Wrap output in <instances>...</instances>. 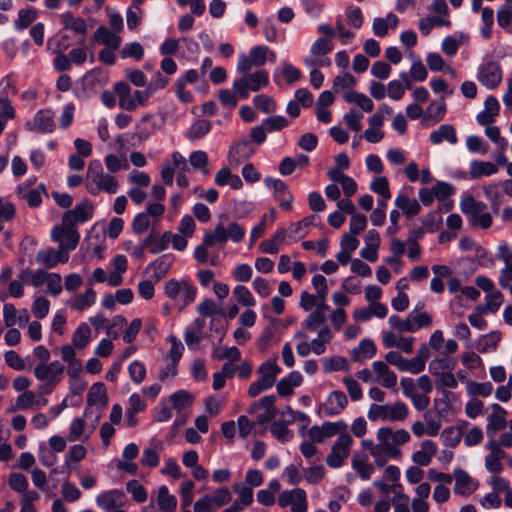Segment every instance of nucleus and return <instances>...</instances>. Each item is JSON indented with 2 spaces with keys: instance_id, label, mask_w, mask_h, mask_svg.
Masks as SVG:
<instances>
[{
  "instance_id": "nucleus-1",
  "label": "nucleus",
  "mask_w": 512,
  "mask_h": 512,
  "mask_svg": "<svg viewBox=\"0 0 512 512\" xmlns=\"http://www.w3.org/2000/svg\"><path fill=\"white\" fill-rule=\"evenodd\" d=\"M462 213L468 218L470 225L474 228L488 229L493 220L489 212L486 211L487 205L484 202L477 201L470 194H467L460 203Z\"/></svg>"
},
{
  "instance_id": "nucleus-2",
  "label": "nucleus",
  "mask_w": 512,
  "mask_h": 512,
  "mask_svg": "<svg viewBox=\"0 0 512 512\" xmlns=\"http://www.w3.org/2000/svg\"><path fill=\"white\" fill-rule=\"evenodd\" d=\"M269 85V75L265 70H258L255 73L246 74L235 79L233 89L241 99H247L249 91L257 92Z\"/></svg>"
},
{
  "instance_id": "nucleus-3",
  "label": "nucleus",
  "mask_w": 512,
  "mask_h": 512,
  "mask_svg": "<svg viewBox=\"0 0 512 512\" xmlns=\"http://www.w3.org/2000/svg\"><path fill=\"white\" fill-rule=\"evenodd\" d=\"M87 181L104 192H115L118 188L115 177L104 173L99 161H93L89 164L87 169Z\"/></svg>"
},
{
  "instance_id": "nucleus-4",
  "label": "nucleus",
  "mask_w": 512,
  "mask_h": 512,
  "mask_svg": "<svg viewBox=\"0 0 512 512\" xmlns=\"http://www.w3.org/2000/svg\"><path fill=\"white\" fill-rule=\"evenodd\" d=\"M353 444V438L348 433H342L338 436L332 446L331 452L326 457V463L331 468H340L344 460L348 457L350 448Z\"/></svg>"
},
{
  "instance_id": "nucleus-5",
  "label": "nucleus",
  "mask_w": 512,
  "mask_h": 512,
  "mask_svg": "<svg viewBox=\"0 0 512 512\" xmlns=\"http://www.w3.org/2000/svg\"><path fill=\"white\" fill-rule=\"evenodd\" d=\"M501 65L494 60L487 62L478 69V81L488 89H496L502 81Z\"/></svg>"
},
{
  "instance_id": "nucleus-6",
  "label": "nucleus",
  "mask_w": 512,
  "mask_h": 512,
  "mask_svg": "<svg viewBox=\"0 0 512 512\" xmlns=\"http://www.w3.org/2000/svg\"><path fill=\"white\" fill-rule=\"evenodd\" d=\"M65 367L59 361H53L49 364H39L34 369V375L39 381L59 383L64 373Z\"/></svg>"
},
{
  "instance_id": "nucleus-7",
  "label": "nucleus",
  "mask_w": 512,
  "mask_h": 512,
  "mask_svg": "<svg viewBox=\"0 0 512 512\" xmlns=\"http://www.w3.org/2000/svg\"><path fill=\"white\" fill-rule=\"evenodd\" d=\"M127 502L125 493L118 489L105 491L96 498L97 505L107 512L123 507Z\"/></svg>"
},
{
  "instance_id": "nucleus-8",
  "label": "nucleus",
  "mask_w": 512,
  "mask_h": 512,
  "mask_svg": "<svg viewBox=\"0 0 512 512\" xmlns=\"http://www.w3.org/2000/svg\"><path fill=\"white\" fill-rule=\"evenodd\" d=\"M94 207L91 202L85 200L78 204L72 210H68L63 214V225L75 226L77 222H85L93 215Z\"/></svg>"
},
{
  "instance_id": "nucleus-9",
  "label": "nucleus",
  "mask_w": 512,
  "mask_h": 512,
  "mask_svg": "<svg viewBox=\"0 0 512 512\" xmlns=\"http://www.w3.org/2000/svg\"><path fill=\"white\" fill-rule=\"evenodd\" d=\"M51 237L55 242L61 245V242H65L67 250H74L80 240V235L75 229V226H55L51 232Z\"/></svg>"
},
{
  "instance_id": "nucleus-10",
  "label": "nucleus",
  "mask_w": 512,
  "mask_h": 512,
  "mask_svg": "<svg viewBox=\"0 0 512 512\" xmlns=\"http://www.w3.org/2000/svg\"><path fill=\"white\" fill-rule=\"evenodd\" d=\"M455 486L454 493L456 495H471L479 486V482L473 479L465 470L461 468L454 469Z\"/></svg>"
},
{
  "instance_id": "nucleus-11",
  "label": "nucleus",
  "mask_w": 512,
  "mask_h": 512,
  "mask_svg": "<svg viewBox=\"0 0 512 512\" xmlns=\"http://www.w3.org/2000/svg\"><path fill=\"white\" fill-rule=\"evenodd\" d=\"M255 150L252 142L243 138L230 148L228 153L229 162L231 164H239L241 161L251 157L255 153Z\"/></svg>"
},
{
  "instance_id": "nucleus-12",
  "label": "nucleus",
  "mask_w": 512,
  "mask_h": 512,
  "mask_svg": "<svg viewBox=\"0 0 512 512\" xmlns=\"http://www.w3.org/2000/svg\"><path fill=\"white\" fill-rule=\"evenodd\" d=\"M348 400L344 392L335 390L330 393L325 403H322V411L327 416H335L347 406Z\"/></svg>"
},
{
  "instance_id": "nucleus-13",
  "label": "nucleus",
  "mask_w": 512,
  "mask_h": 512,
  "mask_svg": "<svg viewBox=\"0 0 512 512\" xmlns=\"http://www.w3.org/2000/svg\"><path fill=\"white\" fill-rule=\"evenodd\" d=\"M295 337L298 339H302V341L297 345V353L302 357H306L310 354V352H315L316 354H320V332L316 338L310 337V335L306 331H299L295 334Z\"/></svg>"
},
{
  "instance_id": "nucleus-14",
  "label": "nucleus",
  "mask_w": 512,
  "mask_h": 512,
  "mask_svg": "<svg viewBox=\"0 0 512 512\" xmlns=\"http://www.w3.org/2000/svg\"><path fill=\"white\" fill-rule=\"evenodd\" d=\"M305 64L311 67L310 76L313 87L320 88V38L316 39L311 48V55L305 59Z\"/></svg>"
},
{
  "instance_id": "nucleus-15",
  "label": "nucleus",
  "mask_w": 512,
  "mask_h": 512,
  "mask_svg": "<svg viewBox=\"0 0 512 512\" xmlns=\"http://www.w3.org/2000/svg\"><path fill=\"white\" fill-rule=\"evenodd\" d=\"M446 110L447 107L443 97L441 98V101L439 103H437L436 101H432L427 107L426 112L421 120V123L424 126H429V122H431V125L440 122L441 120L444 119Z\"/></svg>"
},
{
  "instance_id": "nucleus-16",
  "label": "nucleus",
  "mask_w": 512,
  "mask_h": 512,
  "mask_svg": "<svg viewBox=\"0 0 512 512\" xmlns=\"http://www.w3.org/2000/svg\"><path fill=\"white\" fill-rule=\"evenodd\" d=\"M368 455L363 452H354L351 465L352 468L357 472L360 479L363 481H367L371 478V475L374 472V467L372 464L367 463Z\"/></svg>"
},
{
  "instance_id": "nucleus-17",
  "label": "nucleus",
  "mask_w": 512,
  "mask_h": 512,
  "mask_svg": "<svg viewBox=\"0 0 512 512\" xmlns=\"http://www.w3.org/2000/svg\"><path fill=\"white\" fill-rule=\"evenodd\" d=\"M429 139L432 144L438 145L443 141L455 145L458 142L456 130L451 124H442L437 130L431 132Z\"/></svg>"
},
{
  "instance_id": "nucleus-18",
  "label": "nucleus",
  "mask_w": 512,
  "mask_h": 512,
  "mask_svg": "<svg viewBox=\"0 0 512 512\" xmlns=\"http://www.w3.org/2000/svg\"><path fill=\"white\" fill-rule=\"evenodd\" d=\"M437 453V445L432 440H424L421 443V450L413 453L412 460L419 466H428L432 457Z\"/></svg>"
},
{
  "instance_id": "nucleus-19",
  "label": "nucleus",
  "mask_w": 512,
  "mask_h": 512,
  "mask_svg": "<svg viewBox=\"0 0 512 512\" xmlns=\"http://www.w3.org/2000/svg\"><path fill=\"white\" fill-rule=\"evenodd\" d=\"M34 128L40 133H51L55 129L54 114L51 110H39L33 119Z\"/></svg>"
},
{
  "instance_id": "nucleus-20",
  "label": "nucleus",
  "mask_w": 512,
  "mask_h": 512,
  "mask_svg": "<svg viewBox=\"0 0 512 512\" xmlns=\"http://www.w3.org/2000/svg\"><path fill=\"white\" fill-rule=\"evenodd\" d=\"M467 424L466 421H462V424L457 427H446L441 433L444 446L455 448L460 443Z\"/></svg>"
},
{
  "instance_id": "nucleus-21",
  "label": "nucleus",
  "mask_w": 512,
  "mask_h": 512,
  "mask_svg": "<svg viewBox=\"0 0 512 512\" xmlns=\"http://www.w3.org/2000/svg\"><path fill=\"white\" fill-rule=\"evenodd\" d=\"M377 352L376 345L373 340L364 338L360 341L358 347L352 349L351 358L354 362H362L364 358H372Z\"/></svg>"
},
{
  "instance_id": "nucleus-22",
  "label": "nucleus",
  "mask_w": 512,
  "mask_h": 512,
  "mask_svg": "<svg viewBox=\"0 0 512 512\" xmlns=\"http://www.w3.org/2000/svg\"><path fill=\"white\" fill-rule=\"evenodd\" d=\"M395 206L407 217L411 218L419 214L421 206L416 199H410L408 194H398Z\"/></svg>"
},
{
  "instance_id": "nucleus-23",
  "label": "nucleus",
  "mask_w": 512,
  "mask_h": 512,
  "mask_svg": "<svg viewBox=\"0 0 512 512\" xmlns=\"http://www.w3.org/2000/svg\"><path fill=\"white\" fill-rule=\"evenodd\" d=\"M215 183L222 186H229L233 190L242 188V180L238 175L232 174L228 167L221 168L215 175Z\"/></svg>"
},
{
  "instance_id": "nucleus-24",
  "label": "nucleus",
  "mask_w": 512,
  "mask_h": 512,
  "mask_svg": "<svg viewBox=\"0 0 512 512\" xmlns=\"http://www.w3.org/2000/svg\"><path fill=\"white\" fill-rule=\"evenodd\" d=\"M94 38L98 43L111 49H117L121 44V38L117 33L110 31L105 26H100L96 29Z\"/></svg>"
},
{
  "instance_id": "nucleus-25",
  "label": "nucleus",
  "mask_w": 512,
  "mask_h": 512,
  "mask_svg": "<svg viewBox=\"0 0 512 512\" xmlns=\"http://www.w3.org/2000/svg\"><path fill=\"white\" fill-rule=\"evenodd\" d=\"M174 161V168L177 169L176 182L179 188L184 189L188 186V178L186 172H189V166L186 158L179 152L175 151L172 154Z\"/></svg>"
},
{
  "instance_id": "nucleus-26",
  "label": "nucleus",
  "mask_w": 512,
  "mask_h": 512,
  "mask_svg": "<svg viewBox=\"0 0 512 512\" xmlns=\"http://www.w3.org/2000/svg\"><path fill=\"white\" fill-rule=\"evenodd\" d=\"M100 403V409H103L108 404V396L106 393L105 385L102 382L94 383L87 395V404L89 407Z\"/></svg>"
},
{
  "instance_id": "nucleus-27",
  "label": "nucleus",
  "mask_w": 512,
  "mask_h": 512,
  "mask_svg": "<svg viewBox=\"0 0 512 512\" xmlns=\"http://www.w3.org/2000/svg\"><path fill=\"white\" fill-rule=\"evenodd\" d=\"M487 303L486 305L478 304L475 307V311L479 312V314H488V313H496L501 307L504 296L500 291H494L490 294H487L485 297Z\"/></svg>"
},
{
  "instance_id": "nucleus-28",
  "label": "nucleus",
  "mask_w": 512,
  "mask_h": 512,
  "mask_svg": "<svg viewBox=\"0 0 512 512\" xmlns=\"http://www.w3.org/2000/svg\"><path fill=\"white\" fill-rule=\"evenodd\" d=\"M455 366L456 361L451 358H435L429 363L428 369L432 375L439 377L444 373L454 371Z\"/></svg>"
},
{
  "instance_id": "nucleus-29",
  "label": "nucleus",
  "mask_w": 512,
  "mask_h": 512,
  "mask_svg": "<svg viewBox=\"0 0 512 512\" xmlns=\"http://www.w3.org/2000/svg\"><path fill=\"white\" fill-rule=\"evenodd\" d=\"M61 23L66 29L75 33L85 35L87 32L86 21L81 17H75L71 12H65L61 15Z\"/></svg>"
},
{
  "instance_id": "nucleus-30",
  "label": "nucleus",
  "mask_w": 512,
  "mask_h": 512,
  "mask_svg": "<svg viewBox=\"0 0 512 512\" xmlns=\"http://www.w3.org/2000/svg\"><path fill=\"white\" fill-rule=\"evenodd\" d=\"M211 122L205 119L195 121L186 132V137L190 141H196L203 138L211 130Z\"/></svg>"
},
{
  "instance_id": "nucleus-31",
  "label": "nucleus",
  "mask_w": 512,
  "mask_h": 512,
  "mask_svg": "<svg viewBox=\"0 0 512 512\" xmlns=\"http://www.w3.org/2000/svg\"><path fill=\"white\" fill-rule=\"evenodd\" d=\"M157 504L161 511L174 512L177 507V499L174 495L169 494L166 486H161L158 489Z\"/></svg>"
},
{
  "instance_id": "nucleus-32",
  "label": "nucleus",
  "mask_w": 512,
  "mask_h": 512,
  "mask_svg": "<svg viewBox=\"0 0 512 512\" xmlns=\"http://www.w3.org/2000/svg\"><path fill=\"white\" fill-rule=\"evenodd\" d=\"M172 260L169 256L164 255L149 265L153 269L152 278L155 282L160 281L170 270Z\"/></svg>"
},
{
  "instance_id": "nucleus-33",
  "label": "nucleus",
  "mask_w": 512,
  "mask_h": 512,
  "mask_svg": "<svg viewBox=\"0 0 512 512\" xmlns=\"http://www.w3.org/2000/svg\"><path fill=\"white\" fill-rule=\"evenodd\" d=\"M498 171L496 164L492 162H483L474 160L471 162V175L473 178H479L481 176H490Z\"/></svg>"
},
{
  "instance_id": "nucleus-34",
  "label": "nucleus",
  "mask_w": 512,
  "mask_h": 512,
  "mask_svg": "<svg viewBox=\"0 0 512 512\" xmlns=\"http://www.w3.org/2000/svg\"><path fill=\"white\" fill-rule=\"evenodd\" d=\"M37 18V11L34 8L21 9L18 12V18L14 22L17 31L28 28Z\"/></svg>"
},
{
  "instance_id": "nucleus-35",
  "label": "nucleus",
  "mask_w": 512,
  "mask_h": 512,
  "mask_svg": "<svg viewBox=\"0 0 512 512\" xmlns=\"http://www.w3.org/2000/svg\"><path fill=\"white\" fill-rule=\"evenodd\" d=\"M347 428L348 425L344 420L322 422V439L332 437L336 434L339 436L342 433H348Z\"/></svg>"
},
{
  "instance_id": "nucleus-36",
  "label": "nucleus",
  "mask_w": 512,
  "mask_h": 512,
  "mask_svg": "<svg viewBox=\"0 0 512 512\" xmlns=\"http://www.w3.org/2000/svg\"><path fill=\"white\" fill-rule=\"evenodd\" d=\"M91 336V329L86 323H82L73 333L72 342L74 347L83 349L87 346Z\"/></svg>"
},
{
  "instance_id": "nucleus-37",
  "label": "nucleus",
  "mask_w": 512,
  "mask_h": 512,
  "mask_svg": "<svg viewBox=\"0 0 512 512\" xmlns=\"http://www.w3.org/2000/svg\"><path fill=\"white\" fill-rule=\"evenodd\" d=\"M424 307V303H418L413 311L409 314L411 322L417 327V330L420 328L429 327L432 324V317L427 312H417L419 308Z\"/></svg>"
},
{
  "instance_id": "nucleus-38",
  "label": "nucleus",
  "mask_w": 512,
  "mask_h": 512,
  "mask_svg": "<svg viewBox=\"0 0 512 512\" xmlns=\"http://www.w3.org/2000/svg\"><path fill=\"white\" fill-rule=\"evenodd\" d=\"M492 391L493 385L489 381L478 383L470 380L467 383V393L470 396L488 397L491 395Z\"/></svg>"
},
{
  "instance_id": "nucleus-39",
  "label": "nucleus",
  "mask_w": 512,
  "mask_h": 512,
  "mask_svg": "<svg viewBox=\"0 0 512 512\" xmlns=\"http://www.w3.org/2000/svg\"><path fill=\"white\" fill-rule=\"evenodd\" d=\"M189 163L193 168L201 170L204 175L209 174V169L207 168L208 155L205 151L198 150L192 152L189 156Z\"/></svg>"
},
{
  "instance_id": "nucleus-40",
  "label": "nucleus",
  "mask_w": 512,
  "mask_h": 512,
  "mask_svg": "<svg viewBox=\"0 0 512 512\" xmlns=\"http://www.w3.org/2000/svg\"><path fill=\"white\" fill-rule=\"evenodd\" d=\"M254 106L264 112V113H273L277 109V104L271 96L260 94L256 95L253 98Z\"/></svg>"
},
{
  "instance_id": "nucleus-41",
  "label": "nucleus",
  "mask_w": 512,
  "mask_h": 512,
  "mask_svg": "<svg viewBox=\"0 0 512 512\" xmlns=\"http://www.w3.org/2000/svg\"><path fill=\"white\" fill-rule=\"evenodd\" d=\"M500 340L501 333L499 331L489 332L488 334L482 336L477 349L480 353H485L490 348L496 349Z\"/></svg>"
},
{
  "instance_id": "nucleus-42",
  "label": "nucleus",
  "mask_w": 512,
  "mask_h": 512,
  "mask_svg": "<svg viewBox=\"0 0 512 512\" xmlns=\"http://www.w3.org/2000/svg\"><path fill=\"white\" fill-rule=\"evenodd\" d=\"M205 245L213 246L216 242L225 243L228 240L226 229L223 224H218L212 233L207 232L204 235Z\"/></svg>"
},
{
  "instance_id": "nucleus-43",
  "label": "nucleus",
  "mask_w": 512,
  "mask_h": 512,
  "mask_svg": "<svg viewBox=\"0 0 512 512\" xmlns=\"http://www.w3.org/2000/svg\"><path fill=\"white\" fill-rule=\"evenodd\" d=\"M212 356L216 360L228 359L229 362H237L240 360L241 354L237 347L230 348H214Z\"/></svg>"
},
{
  "instance_id": "nucleus-44",
  "label": "nucleus",
  "mask_w": 512,
  "mask_h": 512,
  "mask_svg": "<svg viewBox=\"0 0 512 512\" xmlns=\"http://www.w3.org/2000/svg\"><path fill=\"white\" fill-rule=\"evenodd\" d=\"M408 415V407L402 401H397L389 405L387 420L390 421H403Z\"/></svg>"
},
{
  "instance_id": "nucleus-45",
  "label": "nucleus",
  "mask_w": 512,
  "mask_h": 512,
  "mask_svg": "<svg viewBox=\"0 0 512 512\" xmlns=\"http://www.w3.org/2000/svg\"><path fill=\"white\" fill-rule=\"evenodd\" d=\"M441 393L443 398L434 399V406L438 415L443 417L451 409L450 397L455 398L456 394L446 389H441Z\"/></svg>"
},
{
  "instance_id": "nucleus-46",
  "label": "nucleus",
  "mask_w": 512,
  "mask_h": 512,
  "mask_svg": "<svg viewBox=\"0 0 512 512\" xmlns=\"http://www.w3.org/2000/svg\"><path fill=\"white\" fill-rule=\"evenodd\" d=\"M390 326L399 332H410L414 333L417 331V327L411 322L410 317L403 320L398 315H391L388 320Z\"/></svg>"
},
{
  "instance_id": "nucleus-47",
  "label": "nucleus",
  "mask_w": 512,
  "mask_h": 512,
  "mask_svg": "<svg viewBox=\"0 0 512 512\" xmlns=\"http://www.w3.org/2000/svg\"><path fill=\"white\" fill-rule=\"evenodd\" d=\"M193 396L186 390H179L170 396L173 408L180 411L193 402Z\"/></svg>"
},
{
  "instance_id": "nucleus-48",
  "label": "nucleus",
  "mask_w": 512,
  "mask_h": 512,
  "mask_svg": "<svg viewBox=\"0 0 512 512\" xmlns=\"http://www.w3.org/2000/svg\"><path fill=\"white\" fill-rule=\"evenodd\" d=\"M289 424H286L284 421H275L272 423L270 431L272 435L277 438L281 442L289 441L293 433L287 428Z\"/></svg>"
},
{
  "instance_id": "nucleus-49",
  "label": "nucleus",
  "mask_w": 512,
  "mask_h": 512,
  "mask_svg": "<svg viewBox=\"0 0 512 512\" xmlns=\"http://www.w3.org/2000/svg\"><path fill=\"white\" fill-rule=\"evenodd\" d=\"M487 434L492 436L496 431L504 429L507 425L505 414L491 413L488 416Z\"/></svg>"
},
{
  "instance_id": "nucleus-50",
  "label": "nucleus",
  "mask_w": 512,
  "mask_h": 512,
  "mask_svg": "<svg viewBox=\"0 0 512 512\" xmlns=\"http://www.w3.org/2000/svg\"><path fill=\"white\" fill-rule=\"evenodd\" d=\"M122 58H133L135 60H141L144 56V49L138 42H131L126 44L120 51Z\"/></svg>"
},
{
  "instance_id": "nucleus-51",
  "label": "nucleus",
  "mask_w": 512,
  "mask_h": 512,
  "mask_svg": "<svg viewBox=\"0 0 512 512\" xmlns=\"http://www.w3.org/2000/svg\"><path fill=\"white\" fill-rule=\"evenodd\" d=\"M323 366L327 372L347 371L349 368L347 359L340 356H334L329 359H325L323 361Z\"/></svg>"
},
{
  "instance_id": "nucleus-52",
  "label": "nucleus",
  "mask_w": 512,
  "mask_h": 512,
  "mask_svg": "<svg viewBox=\"0 0 512 512\" xmlns=\"http://www.w3.org/2000/svg\"><path fill=\"white\" fill-rule=\"evenodd\" d=\"M127 491L132 495V498L137 503H143L147 499L145 488L139 484L137 480H130L126 484Z\"/></svg>"
},
{
  "instance_id": "nucleus-53",
  "label": "nucleus",
  "mask_w": 512,
  "mask_h": 512,
  "mask_svg": "<svg viewBox=\"0 0 512 512\" xmlns=\"http://www.w3.org/2000/svg\"><path fill=\"white\" fill-rule=\"evenodd\" d=\"M96 298V293L93 289L89 288L85 293L80 294L77 299L72 304L73 308L77 311H82L86 307L94 304Z\"/></svg>"
},
{
  "instance_id": "nucleus-54",
  "label": "nucleus",
  "mask_w": 512,
  "mask_h": 512,
  "mask_svg": "<svg viewBox=\"0 0 512 512\" xmlns=\"http://www.w3.org/2000/svg\"><path fill=\"white\" fill-rule=\"evenodd\" d=\"M267 132L280 131L288 126V120L281 115H274L262 121Z\"/></svg>"
},
{
  "instance_id": "nucleus-55",
  "label": "nucleus",
  "mask_w": 512,
  "mask_h": 512,
  "mask_svg": "<svg viewBox=\"0 0 512 512\" xmlns=\"http://www.w3.org/2000/svg\"><path fill=\"white\" fill-rule=\"evenodd\" d=\"M258 372L261 374V377H268L272 379L273 384L276 381L277 375L281 372V368L277 365L275 359L264 362L258 369Z\"/></svg>"
},
{
  "instance_id": "nucleus-56",
  "label": "nucleus",
  "mask_w": 512,
  "mask_h": 512,
  "mask_svg": "<svg viewBox=\"0 0 512 512\" xmlns=\"http://www.w3.org/2000/svg\"><path fill=\"white\" fill-rule=\"evenodd\" d=\"M346 19L350 26L360 29L364 22L362 10L357 6H351L346 10Z\"/></svg>"
},
{
  "instance_id": "nucleus-57",
  "label": "nucleus",
  "mask_w": 512,
  "mask_h": 512,
  "mask_svg": "<svg viewBox=\"0 0 512 512\" xmlns=\"http://www.w3.org/2000/svg\"><path fill=\"white\" fill-rule=\"evenodd\" d=\"M234 295L238 303L243 306H254L255 300L251 292L243 285H238L234 288Z\"/></svg>"
},
{
  "instance_id": "nucleus-58",
  "label": "nucleus",
  "mask_w": 512,
  "mask_h": 512,
  "mask_svg": "<svg viewBox=\"0 0 512 512\" xmlns=\"http://www.w3.org/2000/svg\"><path fill=\"white\" fill-rule=\"evenodd\" d=\"M272 379L268 377H260L257 381L252 383L248 388V395L250 397H256L261 392L271 388L273 386Z\"/></svg>"
},
{
  "instance_id": "nucleus-59",
  "label": "nucleus",
  "mask_w": 512,
  "mask_h": 512,
  "mask_svg": "<svg viewBox=\"0 0 512 512\" xmlns=\"http://www.w3.org/2000/svg\"><path fill=\"white\" fill-rule=\"evenodd\" d=\"M466 147L472 153H485L488 149V144L482 137L471 135L466 139Z\"/></svg>"
},
{
  "instance_id": "nucleus-60",
  "label": "nucleus",
  "mask_w": 512,
  "mask_h": 512,
  "mask_svg": "<svg viewBox=\"0 0 512 512\" xmlns=\"http://www.w3.org/2000/svg\"><path fill=\"white\" fill-rule=\"evenodd\" d=\"M36 261L42 263L46 268H53L57 265V253L54 249L41 250L37 256Z\"/></svg>"
},
{
  "instance_id": "nucleus-61",
  "label": "nucleus",
  "mask_w": 512,
  "mask_h": 512,
  "mask_svg": "<svg viewBox=\"0 0 512 512\" xmlns=\"http://www.w3.org/2000/svg\"><path fill=\"white\" fill-rule=\"evenodd\" d=\"M303 326L304 331L308 334L309 332H320V305H317L315 310L307 317Z\"/></svg>"
},
{
  "instance_id": "nucleus-62",
  "label": "nucleus",
  "mask_w": 512,
  "mask_h": 512,
  "mask_svg": "<svg viewBox=\"0 0 512 512\" xmlns=\"http://www.w3.org/2000/svg\"><path fill=\"white\" fill-rule=\"evenodd\" d=\"M233 488L234 491L239 494L240 503L242 505L248 506L253 502L252 487L243 483H236Z\"/></svg>"
},
{
  "instance_id": "nucleus-63",
  "label": "nucleus",
  "mask_w": 512,
  "mask_h": 512,
  "mask_svg": "<svg viewBox=\"0 0 512 512\" xmlns=\"http://www.w3.org/2000/svg\"><path fill=\"white\" fill-rule=\"evenodd\" d=\"M269 52L267 46H255L250 50V58L254 66L261 67L265 64Z\"/></svg>"
},
{
  "instance_id": "nucleus-64",
  "label": "nucleus",
  "mask_w": 512,
  "mask_h": 512,
  "mask_svg": "<svg viewBox=\"0 0 512 512\" xmlns=\"http://www.w3.org/2000/svg\"><path fill=\"white\" fill-rule=\"evenodd\" d=\"M497 23L504 29H507L512 24V6L503 5L497 11Z\"/></svg>"
}]
</instances>
